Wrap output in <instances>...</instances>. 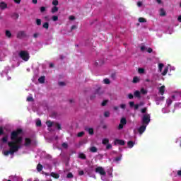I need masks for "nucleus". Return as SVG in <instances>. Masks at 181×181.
I'll list each match as a JSON object with an SVG mask.
<instances>
[{"mask_svg":"<svg viewBox=\"0 0 181 181\" xmlns=\"http://www.w3.org/2000/svg\"><path fill=\"white\" fill-rule=\"evenodd\" d=\"M1 135H3V137L0 139V144H8L9 147V150L3 151L4 156H9V155L13 156L15 152H18V151L22 148L23 145H25V146H30L31 144H33L30 138H25L23 141V132L21 129L13 131L11 133V141H9V135L4 134L2 127H0V136Z\"/></svg>","mask_w":181,"mask_h":181,"instance_id":"1","label":"nucleus"},{"mask_svg":"<svg viewBox=\"0 0 181 181\" xmlns=\"http://www.w3.org/2000/svg\"><path fill=\"white\" fill-rule=\"evenodd\" d=\"M147 110L146 107L141 110V112L143 114L141 117V126L138 129V132L140 135H142L145 132L146 127L151 122V115L146 113Z\"/></svg>","mask_w":181,"mask_h":181,"instance_id":"2","label":"nucleus"},{"mask_svg":"<svg viewBox=\"0 0 181 181\" xmlns=\"http://www.w3.org/2000/svg\"><path fill=\"white\" fill-rule=\"evenodd\" d=\"M19 57L24 62H28L29 59H30V55H29V52L28 51H21L19 52Z\"/></svg>","mask_w":181,"mask_h":181,"instance_id":"3","label":"nucleus"},{"mask_svg":"<svg viewBox=\"0 0 181 181\" xmlns=\"http://www.w3.org/2000/svg\"><path fill=\"white\" fill-rule=\"evenodd\" d=\"M175 71L176 70V68L173 66L168 65L164 68L163 71L161 73L162 76H166L168 74V71Z\"/></svg>","mask_w":181,"mask_h":181,"instance_id":"4","label":"nucleus"},{"mask_svg":"<svg viewBox=\"0 0 181 181\" xmlns=\"http://www.w3.org/2000/svg\"><path fill=\"white\" fill-rule=\"evenodd\" d=\"M46 124H47V125L49 128H50V127H55L57 128V129H62V127L60 126V124H59V123H53L50 121H47L46 122Z\"/></svg>","mask_w":181,"mask_h":181,"instance_id":"5","label":"nucleus"},{"mask_svg":"<svg viewBox=\"0 0 181 181\" xmlns=\"http://www.w3.org/2000/svg\"><path fill=\"white\" fill-rule=\"evenodd\" d=\"M171 97H172L173 100H181V93L177 92V93H174Z\"/></svg>","mask_w":181,"mask_h":181,"instance_id":"6","label":"nucleus"},{"mask_svg":"<svg viewBox=\"0 0 181 181\" xmlns=\"http://www.w3.org/2000/svg\"><path fill=\"white\" fill-rule=\"evenodd\" d=\"M95 172L97 173H100V175H106L105 170H104V168H103V167H98V168H96Z\"/></svg>","mask_w":181,"mask_h":181,"instance_id":"7","label":"nucleus"},{"mask_svg":"<svg viewBox=\"0 0 181 181\" xmlns=\"http://www.w3.org/2000/svg\"><path fill=\"white\" fill-rule=\"evenodd\" d=\"M164 100H165V97L163 96L157 97L156 98V105H159L160 104L163 103Z\"/></svg>","mask_w":181,"mask_h":181,"instance_id":"8","label":"nucleus"},{"mask_svg":"<svg viewBox=\"0 0 181 181\" xmlns=\"http://www.w3.org/2000/svg\"><path fill=\"white\" fill-rule=\"evenodd\" d=\"M158 90L159 94H160V95H163V94H165L166 87L165 86V85H163L162 86L158 87Z\"/></svg>","mask_w":181,"mask_h":181,"instance_id":"9","label":"nucleus"},{"mask_svg":"<svg viewBox=\"0 0 181 181\" xmlns=\"http://www.w3.org/2000/svg\"><path fill=\"white\" fill-rule=\"evenodd\" d=\"M115 145H125V141L121 139H115Z\"/></svg>","mask_w":181,"mask_h":181,"instance_id":"10","label":"nucleus"},{"mask_svg":"<svg viewBox=\"0 0 181 181\" xmlns=\"http://www.w3.org/2000/svg\"><path fill=\"white\" fill-rule=\"evenodd\" d=\"M26 36V33L25 31H19L17 35V37L18 39H22V37H25Z\"/></svg>","mask_w":181,"mask_h":181,"instance_id":"11","label":"nucleus"},{"mask_svg":"<svg viewBox=\"0 0 181 181\" xmlns=\"http://www.w3.org/2000/svg\"><path fill=\"white\" fill-rule=\"evenodd\" d=\"M173 98H172V97L171 98H168L167 100H166V104H165V105H166V107H169L171 104H172V103H173Z\"/></svg>","mask_w":181,"mask_h":181,"instance_id":"12","label":"nucleus"},{"mask_svg":"<svg viewBox=\"0 0 181 181\" xmlns=\"http://www.w3.org/2000/svg\"><path fill=\"white\" fill-rule=\"evenodd\" d=\"M0 8L1 9H6V8H8V4L4 1H1L0 3Z\"/></svg>","mask_w":181,"mask_h":181,"instance_id":"13","label":"nucleus"},{"mask_svg":"<svg viewBox=\"0 0 181 181\" xmlns=\"http://www.w3.org/2000/svg\"><path fill=\"white\" fill-rule=\"evenodd\" d=\"M85 130L87 131L90 135H93V134H94V130L92 128L86 127Z\"/></svg>","mask_w":181,"mask_h":181,"instance_id":"14","label":"nucleus"},{"mask_svg":"<svg viewBox=\"0 0 181 181\" xmlns=\"http://www.w3.org/2000/svg\"><path fill=\"white\" fill-rule=\"evenodd\" d=\"M109 142H110V139H108L107 138H104L102 139L103 145H107L109 144Z\"/></svg>","mask_w":181,"mask_h":181,"instance_id":"15","label":"nucleus"},{"mask_svg":"<svg viewBox=\"0 0 181 181\" xmlns=\"http://www.w3.org/2000/svg\"><path fill=\"white\" fill-rule=\"evenodd\" d=\"M160 16H166V11L163 8H160Z\"/></svg>","mask_w":181,"mask_h":181,"instance_id":"16","label":"nucleus"},{"mask_svg":"<svg viewBox=\"0 0 181 181\" xmlns=\"http://www.w3.org/2000/svg\"><path fill=\"white\" fill-rule=\"evenodd\" d=\"M134 145H135V142L132 141H129L127 143V146L128 148H134Z\"/></svg>","mask_w":181,"mask_h":181,"instance_id":"17","label":"nucleus"},{"mask_svg":"<svg viewBox=\"0 0 181 181\" xmlns=\"http://www.w3.org/2000/svg\"><path fill=\"white\" fill-rule=\"evenodd\" d=\"M134 97H136L137 98H141V92L139 90H136L134 93Z\"/></svg>","mask_w":181,"mask_h":181,"instance_id":"18","label":"nucleus"},{"mask_svg":"<svg viewBox=\"0 0 181 181\" xmlns=\"http://www.w3.org/2000/svg\"><path fill=\"white\" fill-rule=\"evenodd\" d=\"M59 11V8L57 6H54L51 9L52 13H56Z\"/></svg>","mask_w":181,"mask_h":181,"instance_id":"19","label":"nucleus"},{"mask_svg":"<svg viewBox=\"0 0 181 181\" xmlns=\"http://www.w3.org/2000/svg\"><path fill=\"white\" fill-rule=\"evenodd\" d=\"M140 80H141V79L139 78V77H138V76H134V77L133 78V83H139Z\"/></svg>","mask_w":181,"mask_h":181,"instance_id":"20","label":"nucleus"},{"mask_svg":"<svg viewBox=\"0 0 181 181\" xmlns=\"http://www.w3.org/2000/svg\"><path fill=\"white\" fill-rule=\"evenodd\" d=\"M45 76H41L38 78V81L39 83H40L41 84H43L45 83Z\"/></svg>","mask_w":181,"mask_h":181,"instance_id":"21","label":"nucleus"},{"mask_svg":"<svg viewBox=\"0 0 181 181\" xmlns=\"http://www.w3.org/2000/svg\"><path fill=\"white\" fill-rule=\"evenodd\" d=\"M51 176H52V177H54V179H59V177H60V176L59 175V174L54 173H51Z\"/></svg>","mask_w":181,"mask_h":181,"instance_id":"22","label":"nucleus"},{"mask_svg":"<svg viewBox=\"0 0 181 181\" xmlns=\"http://www.w3.org/2000/svg\"><path fill=\"white\" fill-rule=\"evenodd\" d=\"M164 65L163 64H158V71L162 73V69H163Z\"/></svg>","mask_w":181,"mask_h":181,"instance_id":"23","label":"nucleus"},{"mask_svg":"<svg viewBox=\"0 0 181 181\" xmlns=\"http://www.w3.org/2000/svg\"><path fill=\"white\" fill-rule=\"evenodd\" d=\"M78 158H80V159H86V155L83 153H79Z\"/></svg>","mask_w":181,"mask_h":181,"instance_id":"24","label":"nucleus"},{"mask_svg":"<svg viewBox=\"0 0 181 181\" xmlns=\"http://www.w3.org/2000/svg\"><path fill=\"white\" fill-rule=\"evenodd\" d=\"M138 73L139 74H144V73H145V69L144 68H139Z\"/></svg>","mask_w":181,"mask_h":181,"instance_id":"25","label":"nucleus"},{"mask_svg":"<svg viewBox=\"0 0 181 181\" xmlns=\"http://www.w3.org/2000/svg\"><path fill=\"white\" fill-rule=\"evenodd\" d=\"M90 151L92 153H95V152H97L98 149L96 148V147L92 146V147L90 148Z\"/></svg>","mask_w":181,"mask_h":181,"instance_id":"26","label":"nucleus"},{"mask_svg":"<svg viewBox=\"0 0 181 181\" xmlns=\"http://www.w3.org/2000/svg\"><path fill=\"white\" fill-rule=\"evenodd\" d=\"M42 169H43V166L40 164H38L37 166V172H41Z\"/></svg>","mask_w":181,"mask_h":181,"instance_id":"27","label":"nucleus"},{"mask_svg":"<svg viewBox=\"0 0 181 181\" xmlns=\"http://www.w3.org/2000/svg\"><path fill=\"white\" fill-rule=\"evenodd\" d=\"M120 124H122L123 125H126L127 124V119L125 118H122V119L120 120Z\"/></svg>","mask_w":181,"mask_h":181,"instance_id":"28","label":"nucleus"},{"mask_svg":"<svg viewBox=\"0 0 181 181\" xmlns=\"http://www.w3.org/2000/svg\"><path fill=\"white\" fill-rule=\"evenodd\" d=\"M148 91L146 90V89L142 88L140 90V94H147Z\"/></svg>","mask_w":181,"mask_h":181,"instance_id":"29","label":"nucleus"},{"mask_svg":"<svg viewBox=\"0 0 181 181\" xmlns=\"http://www.w3.org/2000/svg\"><path fill=\"white\" fill-rule=\"evenodd\" d=\"M42 28H44V29H49V23L46 22L42 25Z\"/></svg>","mask_w":181,"mask_h":181,"instance_id":"30","label":"nucleus"},{"mask_svg":"<svg viewBox=\"0 0 181 181\" xmlns=\"http://www.w3.org/2000/svg\"><path fill=\"white\" fill-rule=\"evenodd\" d=\"M52 5H54V6H57V5H59V1L53 0L52 1Z\"/></svg>","mask_w":181,"mask_h":181,"instance_id":"31","label":"nucleus"},{"mask_svg":"<svg viewBox=\"0 0 181 181\" xmlns=\"http://www.w3.org/2000/svg\"><path fill=\"white\" fill-rule=\"evenodd\" d=\"M36 23H37V26H40V25H42V20L37 18Z\"/></svg>","mask_w":181,"mask_h":181,"instance_id":"32","label":"nucleus"},{"mask_svg":"<svg viewBox=\"0 0 181 181\" xmlns=\"http://www.w3.org/2000/svg\"><path fill=\"white\" fill-rule=\"evenodd\" d=\"M41 125H42V121H40V119H37L36 126L37 127H40Z\"/></svg>","mask_w":181,"mask_h":181,"instance_id":"33","label":"nucleus"},{"mask_svg":"<svg viewBox=\"0 0 181 181\" xmlns=\"http://www.w3.org/2000/svg\"><path fill=\"white\" fill-rule=\"evenodd\" d=\"M101 180L103 181H108V180L107 179V176H105V175H101Z\"/></svg>","mask_w":181,"mask_h":181,"instance_id":"34","label":"nucleus"},{"mask_svg":"<svg viewBox=\"0 0 181 181\" xmlns=\"http://www.w3.org/2000/svg\"><path fill=\"white\" fill-rule=\"evenodd\" d=\"M11 35L12 34L11 33V31L9 30L6 31V36H7V37H11Z\"/></svg>","mask_w":181,"mask_h":181,"instance_id":"35","label":"nucleus"},{"mask_svg":"<svg viewBox=\"0 0 181 181\" xmlns=\"http://www.w3.org/2000/svg\"><path fill=\"white\" fill-rule=\"evenodd\" d=\"M139 22H140V23H144V22H146V20L144 18H139Z\"/></svg>","mask_w":181,"mask_h":181,"instance_id":"36","label":"nucleus"},{"mask_svg":"<svg viewBox=\"0 0 181 181\" xmlns=\"http://www.w3.org/2000/svg\"><path fill=\"white\" fill-rule=\"evenodd\" d=\"M169 112V110L166 108H163L162 109V113L163 114H168Z\"/></svg>","mask_w":181,"mask_h":181,"instance_id":"37","label":"nucleus"},{"mask_svg":"<svg viewBox=\"0 0 181 181\" xmlns=\"http://www.w3.org/2000/svg\"><path fill=\"white\" fill-rule=\"evenodd\" d=\"M52 21L54 22H56V21H59V17L57 16H52Z\"/></svg>","mask_w":181,"mask_h":181,"instance_id":"38","label":"nucleus"},{"mask_svg":"<svg viewBox=\"0 0 181 181\" xmlns=\"http://www.w3.org/2000/svg\"><path fill=\"white\" fill-rule=\"evenodd\" d=\"M122 156H118V157H116L114 160L115 162H119V160H121L122 159Z\"/></svg>","mask_w":181,"mask_h":181,"instance_id":"39","label":"nucleus"},{"mask_svg":"<svg viewBox=\"0 0 181 181\" xmlns=\"http://www.w3.org/2000/svg\"><path fill=\"white\" fill-rule=\"evenodd\" d=\"M78 174L79 175V176H83V175H84V171H83L82 170H78Z\"/></svg>","mask_w":181,"mask_h":181,"instance_id":"40","label":"nucleus"},{"mask_svg":"<svg viewBox=\"0 0 181 181\" xmlns=\"http://www.w3.org/2000/svg\"><path fill=\"white\" fill-rule=\"evenodd\" d=\"M111 148H112V145L107 143V144H106V149H111Z\"/></svg>","mask_w":181,"mask_h":181,"instance_id":"41","label":"nucleus"},{"mask_svg":"<svg viewBox=\"0 0 181 181\" xmlns=\"http://www.w3.org/2000/svg\"><path fill=\"white\" fill-rule=\"evenodd\" d=\"M105 84H110V79L105 78L103 80Z\"/></svg>","mask_w":181,"mask_h":181,"instance_id":"42","label":"nucleus"},{"mask_svg":"<svg viewBox=\"0 0 181 181\" xmlns=\"http://www.w3.org/2000/svg\"><path fill=\"white\" fill-rule=\"evenodd\" d=\"M66 177L68 179H71V177H73V173H68Z\"/></svg>","mask_w":181,"mask_h":181,"instance_id":"43","label":"nucleus"},{"mask_svg":"<svg viewBox=\"0 0 181 181\" xmlns=\"http://www.w3.org/2000/svg\"><path fill=\"white\" fill-rule=\"evenodd\" d=\"M83 135H84V132H81L78 133L77 136H78L79 138L83 136Z\"/></svg>","mask_w":181,"mask_h":181,"instance_id":"44","label":"nucleus"},{"mask_svg":"<svg viewBox=\"0 0 181 181\" xmlns=\"http://www.w3.org/2000/svg\"><path fill=\"white\" fill-rule=\"evenodd\" d=\"M146 47H145V45H143L141 47V52H145V50H146Z\"/></svg>","mask_w":181,"mask_h":181,"instance_id":"45","label":"nucleus"},{"mask_svg":"<svg viewBox=\"0 0 181 181\" xmlns=\"http://www.w3.org/2000/svg\"><path fill=\"white\" fill-rule=\"evenodd\" d=\"M104 115L105 117H110V112L108 111L105 112Z\"/></svg>","mask_w":181,"mask_h":181,"instance_id":"46","label":"nucleus"},{"mask_svg":"<svg viewBox=\"0 0 181 181\" xmlns=\"http://www.w3.org/2000/svg\"><path fill=\"white\" fill-rule=\"evenodd\" d=\"M128 98H129V100H132V98H134V95H132V93H129L128 95Z\"/></svg>","mask_w":181,"mask_h":181,"instance_id":"47","label":"nucleus"},{"mask_svg":"<svg viewBox=\"0 0 181 181\" xmlns=\"http://www.w3.org/2000/svg\"><path fill=\"white\" fill-rule=\"evenodd\" d=\"M1 76L4 77V76H8V71H4L2 73H1Z\"/></svg>","mask_w":181,"mask_h":181,"instance_id":"48","label":"nucleus"},{"mask_svg":"<svg viewBox=\"0 0 181 181\" xmlns=\"http://www.w3.org/2000/svg\"><path fill=\"white\" fill-rule=\"evenodd\" d=\"M129 105H130L131 107L135 106V103H134V102H129Z\"/></svg>","mask_w":181,"mask_h":181,"instance_id":"49","label":"nucleus"},{"mask_svg":"<svg viewBox=\"0 0 181 181\" xmlns=\"http://www.w3.org/2000/svg\"><path fill=\"white\" fill-rule=\"evenodd\" d=\"M124 124H119V126H118V129H122V128H124Z\"/></svg>","mask_w":181,"mask_h":181,"instance_id":"50","label":"nucleus"},{"mask_svg":"<svg viewBox=\"0 0 181 181\" xmlns=\"http://www.w3.org/2000/svg\"><path fill=\"white\" fill-rule=\"evenodd\" d=\"M27 101H33V98L32 96H29L27 98Z\"/></svg>","mask_w":181,"mask_h":181,"instance_id":"51","label":"nucleus"},{"mask_svg":"<svg viewBox=\"0 0 181 181\" xmlns=\"http://www.w3.org/2000/svg\"><path fill=\"white\" fill-rule=\"evenodd\" d=\"M126 107H127V105L125 104L120 105V108H122V110H125Z\"/></svg>","mask_w":181,"mask_h":181,"instance_id":"52","label":"nucleus"},{"mask_svg":"<svg viewBox=\"0 0 181 181\" xmlns=\"http://www.w3.org/2000/svg\"><path fill=\"white\" fill-rule=\"evenodd\" d=\"M107 103H108V100H104V101L102 103L103 107L107 105Z\"/></svg>","mask_w":181,"mask_h":181,"instance_id":"53","label":"nucleus"},{"mask_svg":"<svg viewBox=\"0 0 181 181\" xmlns=\"http://www.w3.org/2000/svg\"><path fill=\"white\" fill-rule=\"evenodd\" d=\"M45 11H46V7L42 6L40 8V12H45Z\"/></svg>","mask_w":181,"mask_h":181,"instance_id":"54","label":"nucleus"},{"mask_svg":"<svg viewBox=\"0 0 181 181\" xmlns=\"http://www.w3.org/2000/svg\"><path fill=\"white\" fill-rule=\"evenodd\" d=\"M74 19H76V17H74V16H69V21H74Z\"/></svg>","mask_w":181,"mask_h":181,"instance_id":"55","label":"nucleus"},{"mask_svg":"<svg viewBox=\"0 0 181 181\" xmlns=\"http://www.w3.org/2000/svg\"><path fill=\"white\" fill-rule=\"evenodd\" d=\"M62 146H63V148H64L65 149H67L68 145H67L66 143H64V144H62Z\"/></svg>","mask_w":181,"mask_h":181,"instance_id":"56","label":"nucleus"},{"mask_svg":"<svg viewBox=\"0 0 181 181\" xmlns=\"http://www.w3.org/2000/svg\"><path fill=\"white\" fill-rule=\"evenodd\" d=\"M59 86L63 87V86H66V83L64 82H59Z\"/></svg>","mask_w":181,"mask_h":181,"instance_id":"57","label":"nucleus"},{"mask_svg":"<svg viewBox=\"0 0 181 181\" xmlns=\"http://www.w3.org/2000/svg\"><path fill=\"white\" fill-rule=\"evenodd\" d=\"M146 52H148V53H152V48H147Z\"/></svg>","mask_w":181,"mask_h":181,"instance_id":"58","label":"nucleus"},{"mask_svg":"<svg viewBox=\"0 0 181 181\" xmlns=\"http://www.w3.org/2000/svg\"><path fill=\"white\" fill-rule=\"evenodd\" d=\"M13 1H14L15 4H17L19 5V4H21V0H13Z\"/></svg>","mask_w":181,"mask_h":181,"instance_id":"59","label":"nucleus"},{"mask_svg":"<svg viewBox=\"0 0 181 181\" xmlns=\"http://www.w3.org/2000/svg\"><path fill=\"white\" fill-rule=\"evenodd\" d=\"M138 108H139V104L134 105V110H138Z\"/></svg>","mask_w":181,"mask_h":181,"instance_id":"60","label":"nucleus"},{"mask_svg":"<svg viewBox=\"0 0 181 181\" xmlns=\"http://www.w3.org/2000/svg\"><path fill=\"white\" fill-rule=\"evenodd\" d=\"M137 6H138L139 7L142 6V1H139V2L137 3Z\"/></svg>","mask_w":181,"mask_h":181,"instance_id":"61","label":"nucleus"},{"mask_svg":"<svg viewBox=\"0 0 181 181\" xmlns=\"http://www.w3.org/2000/svg\"><path fill=\"white\" fill-rule=\"evenodd\" d=\"M85 173H87L88 175H90V171H88V168H85Z\"/></svg>","mask_w":181,"mask_h":181,"instance_id":"62","label":"nucleus"},{"mask_svg":"<svg viewBox=\"0 0 181 181\" xmlns=\"http://www.w3.org/2000/svg\"><path fill=\"white\" fill-rule=\"evenodd\" d=\"M177 175L181 176V170L177 171Z\"/></svg>","mask_w":181,"mask_h":181,"instance_id":"63","label":"nucleus"},{"mask_svg":"<svg viewBox=\"0 0 181 181\" xmlns=\"http://www.w3.org/2000/svg\"><path fill=\"white\" fill-rule=\"evenodd\" d=\"M177 21H178V22H181V16H180L177 18Z\"/></svg>","mask_w":181,"mask_h":181,"instance_id":"64","label":"nucleus"}]
</instances>
